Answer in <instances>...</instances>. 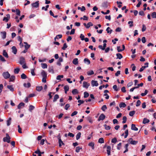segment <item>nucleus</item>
<instances>
[{"label":"nucleus","instance_id":"nucleus-1","mask_svg":"<svg viewBox=\"0 0 156 156\" xmlns=\"http://www.w3.org/2000/svg\"><path fill=\"white\" fill-rule=\"evenodd\" d=\"M10 139L11 138L9 134L8 133H6V137H4L3 139V141L4 142L9 143L10 142Z\"/></svg>","mask_w":156,"mask_h":156},{"label":"nucleus","instance_id":"nucleus-2","mask_svg":"<svg viewBox=\"0 0 156 156\" xmlns=\"http://www.w3.org/2000/svg\"><path fill=\"white\" fill-rule=\"evenodd\" d=\"M2 76L5 79H7L10 77V75L8 72H4L2 74Z\"/></svg>","mask_w":156,"mask_h":156},{"label":"nucleus","instance_id":"nucleus-3","mask_svg":"<svg viewBox=\"0 0 156 156\" xmlns=\"http://www.w3.org/2000/svg\"><path fill=\"white\" fill-rule=\"evenodd\" d=\"M128 142H129L130 144L132 145H136L138 142V141L133 140L132 138H130L128 140Z\"/></svg>","mask_w":156,"mask_h":156},{"label":"nucleus","instance_id":"nucleus-4","mask_svg":"<svg viewBox=\"0 0 156 156\" xmlns=\"http://www.w3.org/2000/svg\"><path fill=\"white\" fill-rule=\"evenodd\" d=\"M90 84L89 83H88L87 82L84 81L83 82V88H86L87 89L88 88V87L90 86Z\"/></svg>","mask_w":156,"mask_h":156},{"label":"nucleus","instance_id":"nucleus-5","mask_svg":"<svg viewBox=\"0 0 156 156\" xmlns=\"http://www.w3.org/2000/svg\"><path fill=\"white\" fill-rule=\"evenodd\" d=\"M25 63V61L24 58L22 57H20L19 62L20 64L22 65L23 64H24Z\"/></svg>","mask_w":156,"mask_h":156},{"label":"nucleus","instance_id":"nucleus-6","mask_svg":"<svg viewBox=\"0 0 156 156\" xmlns=\"http://www.w3.org/2000/svg\"><path fill=\"white\" fill-rule=\"evenodd\" d=\"M32 6L34 8H37L39 6V3L38 1H36L35 2L31 4Z\"/></svg>","mask_w":156,"mask_h":156},{"label":"nucleus","instance_id":"nucleus-7","mask_svg":"<svg viewBox=\"0 0 156 156\" xmlns=\"http://www.w3.org/2000/svg\"><path fill=\"white\" fill-rule=\"evenodd\" d=\"M91 83L92 86L93 87L97 86L98 85V83L97 81H94V80H92L91 81Z\"/></svg>","mask_w":156,"mask_h":156},{"label":"nucleus","instance_id":"nucleus-8","mask_svg":"<svg viewBox=\"0 0 156 156\" xmlns=\"http://www.w3.org/2000/svg\"><path fill=\"white\" fill-rule=\"evenodd\" d=\"M105 115L103 114H101L99 116L98 120L100 121V120H103L105 118Z\"/></svg>","mask_w":156,"mask_h":156},{"label":"nucleus","instance_id":"nucleus-9","mask_svg":"<svg viewBox=\"0 0 156 156\" xmlns=\"http://www.w3.org/2000/svg\"><path fill=\"white\" fill-rule=\"evenodd\" d=\"M6 17H4L3 19V20L5 21L6 22H7L10 18V16L9 14L6 15Z\"/></svg>","mask_w":156,"mask_h":156},{"label":"nucleus","instance_id":"nucleus-10","mask_svg":"<svg viewBox=\"0 0 156 156\" xmlns=\"http://www.w3.org/2000/svg\"><path fill=\"white\" fill-rule=\"evenodd\" d=\"M58 143H59V147H61L62 146V145H65V144L63 143V141L60 138H58Z\"/></svg>","mask_w":156,"mask_h":156},{"label":"nucleus","instance_id":"nucleus-11","mask_svg":"<svg viewBox=\"0 0 156 156\" xmlns=\"http://www.w3.org/2000/svg\"><path fill=\"white\" fill-rule=\"evenodd\" d=\"M12 52L14 54H16L17 53V50L15 46H12Z\"/></svg>","mask_w":156,"mask_h":156},{"label":"nucleus","instance_id":"nucleus-12","mask_svg":"<svg viewBox=\"0 0 156 156\" xmlns=\"http://www.w3.org/2000/svg\"><path fill=\"white\" fill-rule=\"evenodd\" d=\"M1 34L2 38L3 39H5L6 37V32L5 31L1 32Z\"/></svg>","mask_w":156,"mask_h":156},{"label":"nucleus","instance_id":"nucleus-13","mask_svg":"<svg viewBox=\"0 0 156 156\" xmlns=\"http://www.w3.org/2000/svg\"><path fill=\"white\" fill-rule=\"evenodd\" d=\"M7 87L11 91L13 92L14 90V89L12 85H8L7 86Z\"/></svg>","mask_w":156,"mask_h":156},{"label":"nucleus","instance_id":"nucleus-14","mask_svg":"<svg viewBox=\"0 0 156 156\" xmlns=\"http://www.w3.org/2000/svg\"><path fill=\"white\" fill-rule=\"evenodd\" d=\"M131 129L134 131H137L138 130V128L136 127L135 125L134 124H132L131 125Z\"/></svg>","mask_w":156,"mask_h":156},{"label":"nucleus","instance_id":"nucleus-15","mask_svg":"<svg viewBox=\"0 0 156 156\" xmlns=\"http://www.w3.org/2000/svg\"><path fill=\"white\" fill-rule=\"evenodd\" d=\"M73 63L75 65L78 64V59L77 58H74L73 61Z\"/></svg>","mask_w":156,"mask_h":156},{"label":"nucleus","instance_id":"nucleus-16","mask_svg":"<svg viewBox=\"0 0 156 156\" xmlns=\"http://www.w3.org/2000/svg\"><path fill=\"white\" fill-rule=\"evenodd\" d=\"M88 145L90 147H91L92 149H94V143L93 142H91L88 144Z\"/></svg>","mask_w":156,"mask_h":156},{"label":"nucleus","instance_id":"nucleus-17","mask_svg":"<svg viewBox=\"0 0 156 156\" xmlns=\"http://www.w3.org/2000/svg\"><path fill=\"white\" fill-rule=\"evenodd\" d=\"M41 75L43 77H47V74L44 70H42L41 72Z\"/></svg>","mask_w":156,"mask_h":156},{"label":"nucleus","instance_id":"nucleus-18","mask_svg":"<svg viewBox=\"0 0 156 156\" xmlns=\"http://www.w3.org/2000/svg\"><path fill=\"white\" fill-rule=\"evenodd\" d=\"M59 98V96L58 94H55L54 96L53 101L54 102L56 101Z\"/></svg>","mask_w":156,"mask_h":156},{"label":"nucleus","instance_id":"nucleus-19","mask_svg":"<svg viewBox=\"0 0 156 156\" xmlns=\"http://www.w3.org/2000/svg\"><path fill=\"white\" fill-rule=\"evenodd\" d=\"M129 146V144H127L125 145L124 146V148L125 149V150L124 151V153H125L128 151V147Z\"/></svg>","mask_w":156,"mask_h":156},{"label":"nucleus","instance_id":"nucleus-20","mask_svg":"<svg viewBox=\"0 0 156 156\" xmlns=\"http://www.w3.org/2000/svg\"><path fill=\"white\" fill-rule=\"evenodd\" d=\"M43 89V87L41 86H37L36 87V90L38 91H41Z\"/></svg>","mask_w":156,"mask_h":156},{"label":"nucleus","instance_id":"nucleus-21","mask_svg":"<svg viewBox=\"0 0 156 156\" xmlns=\"http://www.w3.org/2000/svg\"><path fill=\"white\" fill-rule=\"evenodd\" d=\"M87 120L90 123L92 124L93 122V120L92 118L90 116H88L87 118Z\"/></svg>","mask_w":156,"mask_h":156},{"label":"nucleus","instance_id":"nucleus-22","mask_svg":"<svg viewBox=\"0 0 156 156\" xmlns=\"http://www.w3.org/2000/svg\"><path fill=\"white\" fill-rule=\"evenodd\" d=\"M3 55L6 58H8L9 56L7 53L6 52L5 50H3Z\"/></svg>","mask_w":156,"mask_h":156},{"label":"nucleus","instance_id":"nucleus-23","mask_svg":"<svg viewBox=\"0 0 156 156\" xmlns=\"http://www.w3.org/2000/svg\"><path fill=\"white\" fill-rule=\"evenodd\" d=\"M126 106V104L123 102L121 103L119 105L120 108H124Z\"/></svg>","mask_w":156,"mask_h":156},{"label":"nucleus","instance_id":"nucleus-24","mask_svg":"<svg viewBox=\"0 0 156 156\" xmlns=\"http://www.w3.org/2000/svg\"><path fill=\"white\" fill-rule=\"evenodd\" d=\"M149 122V120L146 118H144L143 121V123L144 124L147 123Z\"/></svg>","mask_w":156,"mask_h":156},{"label":"nucleus","instance_id":"nucleus-25","mask_svg":"<svg viewBox=\"0 0 156 156\" xmlns=\"http://www.w3.org/2000/svg\"><path fill=\"white\" fill-rule=\"evenodd\" d=\"M84 62L87 65H89L90 63V61L87 58H85L84 59Z\"/></svg>","mask_w":156,"mask_h":156},{"label":"nucleus","instance_id":"nucleus-26","mask_svg":"<svg viewBox=\"0 0 156 156\" xmlns=\"http://www.w3.org/2000/svg\"><path fill=\"white\" fill-rule=\"evenodd\" d=\"M116 55L117 56V58H119V59H121L123 57L122 55L121 54L119 53H117L116 54Z\"/></svg>","mask_w":156,"mask_h":156},{"label":"nucleus","instance_id":"nucleus-27","mask_svg":"<svg viewBox=\"0 0 156 156\" xmlns=\"http://www.w3.org/2000/svg\"><path fill=\"white\" fill-rule=\"evenodd\" d=\"M11 118H9L8 119L7 121V125L8 126H9L11 123Z\"/></svg>","mask_w":156,"mask_h":156},{"label":"nucleus","instance_id":"nucleus-28","mask_svg":"<svg viewBox=\"0 0 156 156\" xmlns=\"http://www.w3.org/2000/svg\"><path fill=\"white\" fill-rule=\"evenodd\" d=\"M72 93L73 94L75 95L77 94L78 93V91L76 89H74L72 91Z\"/></svg>","mask_w":156,"mask_h":156},{"label":"nucleus","instance_id":"nucleus-29","mask_svg":"<svg viewBox=\"0 0 156 156\" xmlns=\"http://www.w3.org/2000/svg\"><path fill=\"white\" fill-rule=\"evenodd\" d=\"M104 140L103 138H101L99 139L98 141V142L100 144H102L104 143Z\"/></svg>","mask_w":156,"mask_h":156},{"label":"nucleus","instance_id":"nucleus-30","mask_svg":"<svg viewBox=\"0 0 156 156\" xmlns=\"http://www.w3.org/2000/svg\"><path fill=\"white\" fill-rule=\"evenodd\" d=\"M24 43L25 44V49L27 50V49L30 47V45L28 44L27 42H24Z\"/></svg>","mask_w":156,"mask_h":156},{"label":"nucleus","instance_id":"nucleus-31","mask_svg":"<svg viewBox=\"0 0 156 156\" xmlns=\"http://www.w3.org/2000/svg\"><path fill=\"white\" fill-rule=\"evenodd\" d=\"M63 77V75H59L57 76L56 79L57 80H61V78H62Z\"/></svg>","mask_w":156,"mask_h":156},{"label":"nucleus","instance_id":"nucleus-32","mask_svg":"<svg viewBox=\"0 0 156 156\" xmlns=\"http://www.w3.org/2000/svg\"><path fill=\"white\" fill-rule=\"evenodd\" d=\"M25 104L23 102L20 103L18 106V109H20L22 106H24Z\"/></svg>","mask_w":156,"mask_h":156},{"label":"nucleus","instance_id":"nucleus-33","mask_svg":"<svg viewBox=\"0 0 156 156\" xmlns=\"http://www.w3.org/2000/svg\"><path fill=\"white\" fill-rule=\"evenodd\" d=\"M19 71H20V69L19 68H17L16 69H15L14 70V73L15 74H17L18 73Z\"/></svg>","mask_w":156,"mask_h":156},{"label":"nucleus","instance_id":"nucleus-34","mask_svg":"<svg viewBox=\"0 0 156 156\" xmlns=\"http://www.w3.org/2000/svg\"><path fill=\"white\" fill-rule=\"evenodd\" d=\"M93 26V23L91 22H90L88 23L87 24L86 27V28H89V27L90 26Z\"/></svg>","mask_w":156,"mask_h":156},{"label":"nucleus","instance_id":"nucleus-35","mask_svg":"<svg viewBox=\"0 0 156 156\" xmlns=\"http://www.w3.org/2000/svg\"><path fill=\"white\" fill-rule=\"evenodd\" d=\"M82 149V147H81L79 146H78L77 147H76V151L77 153H78L80 151V150Z\"/></svg>","mask_w":156,"mask_h":156},{"label":"nucleus","instance_id":"nucleus-36","mask_svg":"<svg viewBox=\"0 0 156 156\" xmlns=\"http://www.w3.org/2000/svg\"><path fill=\"white\" fill-rule=\"evenodd\" d=\"M30 83H24L23 86L25 87H29L30 86Z\"/></svg>","mask_w":156,"mask_h":156},{"label":"nucleus","instance_id":"nucleus-37","mask_svg":"<svg viewBox=\"0 0 156 156\" xmlns=\"http://www.w3.org/2000/svg\"><path fill=\"white\" fill-rule=\"evenodd\" d=\"M110 29V28L109 27H108L106 29V30L107 31L108 33H109L110 34H111L112 33V30H109Z\"/></svg>","mask_w":156,"mask_h":156},{"label":"nucleus","instance_id":"nucleus-38","mask_svg":"<svg viewBox=\"0 0 156 156\" xmlns=\"http://www.w3.org/2000/svg\"><path fill=\"white\" fill-rule=\"evenodd\" d=\"M9 78H10V79H9V80H10L9 81L10 82L13 81L14 80L15 78V76H12Z\"/></svg>","mask_w":156,"mask_h":156},{"label":"nucleus","instance_id":"nucleus-39","mask_svg":"<svg viewBox=\"0 0 156 156\" xmlns=\"http://www.w3.org/2000/svg\"><path fill=\"white\" fill-rule=\"evenodd\" d=\"M81 133L80 132H79L76 136V139L78 140L79 139L81 136Z\"/></svg>","mask_w":156,"mask_h":156},{"label":"nucleus","instance_id":"nucleus-40","mask_svg":"<svg viewBox=\"0 0 156 156\" xmlns=\"http://www.w3.org/2000/svg\"><path fill=\"white\" fill-rule=\"evenodd\" d=\"M136 112L134 111H131L129 113V115L131 116H133L135 113Z\"/></svg>","mask_w":156,"mask_h":156},{"label":"nucleus","instance_id":"nucleus-41","mask_svg":"<svg viewBox=\"0 0 156 156\" xmlns=\"http://www.w3.org/2000/svg\"><path fill=\"white\" fill-rule=\"evenodd\" d=\"M41 66L43 69L47 68V65L46 63H42Z\"/></svg>","mask_w":156,"mask_h":156},{"label":"nucleus","instance_id":"nucleus-42","mask_svg":"<svg viewBox=\"0 0 156 156\" xmlns=\"http://www.w3.org/2000/svg\"><path fill=\"white\" fill-rule=\"evenodd\" d=\"M21 78L22 79H24L27 78L26 75L24 73H22L21 75Z\"/></svg>","mask_w":156,"mask_h":156},{"label":"nucleus","instance_id":"nucleus-43","mask_svg":"<svg viewBox=\"0 0 156 156\" xmlns=\"http://www.w3.org/2000/svg\"><path fill=\"white\" fill-rule=\"evenodd\" d=\"M147 67V66H143L139 70V71L140 72H142L143 71L144 69H145Z\"/></svg>","mask_w":156,"mask_h":156},{"label":"nucleus","instance_id":"nucleus-44","mask_svg":"<svg viewBox=\"0 0 156 156\" xmlns=\"http://www.w3.org/2000/svg\"><path fill=\"white\" fill-rule=\"evenodd\" d=\"M34 108V106L32 105H30L29 106V111L30 112H31L32 110H33Z\"/></svg>","mask_w":156,"mask_h":156},{"label":"nucleus","instance_id":"nucleus-45","mask_svg":"<svg viewBox=\"0 0 156 156\" xmlns=\"http://www.w3.org/2000/svg\"><path fill=\"white\" fill-rule=\"evenodd\" d=\"M148 93V91L147 90H145L144 93H142L141 95L142 96H145Z\"/></svg>","mask_w":156,"mask_h":156},{"label":"nucleus","instance_id":"nucleus-46","mask_svg":"<svg viewBox=\"0 0 156 156\" xmlns=\"http://www.w3.org/2000/svg\"><path fill=\"white\" fill-rule=\"evenodd\" d=\"M133 22L132 21H129L128 22V24H129V27H131L133 26Z\"/></svg>","mask_w":156,"mask_h":156},{"label":"nucleus","instance_id":"nucleus-47","mask_svg":"<svg viewBox=\"0 0 156 156\" xmlns=\"http://www.w3.org/2000/svg\"><path fill=\"white\" fill-rule=\"evenodd\" d=\"M94 74V72L93 70H91L87 72V74L88 75L90 76Z\"/></svg>","mask_w":156,"mask_h":156},{"label":"nucleus","instance_id":"nucleus-48","mask_svg":"<svg viewBox=\"0 0 156 156\" xmlns=\"http://www.w3.org/2000/svg\"><path fill=\"white\" fill-rule=\"evenodd\" d=\"M123 121L122 122V123H125L126 122V120H127V118L126 116H123V117L122 118Z\"/></svg>","mask_w":156,"mask_h":156},{"label":"nucleus","instance_id":"nucleus-49","mask_svg":"<svg viewBox=\"0 0 156 156\" xmlns=\"http://www.w3.org/2000/svg\"><path fill=\"white\" fill-rule=\"evenodd\" d=\"M107 107L106 105H103L101 108V110L103 111H105V110L107 109Z\"/></svg>","mask_w":156,"mask_h":156},{"label":"nucleus","instance_id":"nucleus-50","mask_svg":"<svg viewBox=\"0 0 156 156\" xmlns=\"http://www.w3.org/2000/svg\"><path fill=\"white\" fill-rule=\"evenodd\" d=\"M84 98H86L88 97L89 96V94L88 93L86 92H84Z\"/></svg>","mask_w":156,"mask_h":156},{"label":"nucleus","instance_id":"nucleus-51","mask_svg":"<svg viewBox=\"0 0 156 156\" xmlns=\"http://www.w3.org/2000/svg\"><path fill=\"white\" fill-rule=\"evenodd\" d=\"M104 126L105 127V129H106V130H109L111 128V127H110L109 126H107V125H106V124H105L104 125Z\"/></svg>","mask_w":156,"mask_h":156},{"label":"nucleus","instance_id":"nucleus-52","mask_svg":"<svg viewBox=\"0 0 156 156\" xmlns=\"http://www.w3.org/2000/svg\"><path fill=\"white\" fill-rule=\"evenodd\" d=\"M117 141V139L116 138H114L112 139L111 142L112 143H115Z\"/></svg>","mask_w":156,"mask_h":156},{"label":"nucleus","instance_id":"nucleus-53","mask_svg":"<svg viewBox=\"0 0 156 156\" xmlns=\"http://www.w3.org/2000/svg\"><path fill=\"white\" fill-rule=\"evenodd\" d=\"M121 147V143H120L117 145V149L120 150Z\"/></svg>","mask_w":156,"mask_h":156},{"label":"nucleus","instance_id":"nucleus-54","mask_svg":"<svg viewBox=\"0 0 156 156\" xmlns=\"http://www.w3.org/2000/svg\"><path fill=\"white\" fill-rule=\"evenodd\" d=\"M141 104V101L140 100H138L137 101V102H136V106L137 107H138Z\"/></svg>","mask_w":156,"mask_h":156},{"label":"nucleus","instance_id":"nucleus-55","mask_svg":"<svg viewBox=\"0 0 156 156\" xmlns=\"http://www.w3.org/2000/svg\"><path fill=\"white\" fill-rule=\"evenodd\" d=\"M152 17L153 18H156V12H153L152 13L151 15Z\"/></svg>","mask_w":156,"mask_h":156},{"label":"nucleus","instance_id":"nucleus-56","mask_svg":"<svg viewBox=\"0 0 156 156\" xmlns=\"http://www.w3.org/2000/svg\"><path fill=\"white\" fill-rule=\"evenodd\" d=\"M35 153L38 154V155H40L41 154V152L39 150H38L35 152Z\"/></svg>","mask_w":156,"mask_h":156},{"label":"nucleus","instance_id":"nucleus-57","mask_svg":"<svg viewBox=\"0 0 156 156\" xmlns=\"http://www.w3.org/2000/svg\"><path fill=\"white\" fill-rule=\"evenodd\" d=\"M67 47V46L66 44L65 43L63 44V46L62 49L63 50H65L66 49Z\"/></svg>","mask_w":156,"mask_h":156},{"label":"nucleus","instance_id":"nucleus-58","mask_svg":"<svg viewBox=\"0 0 156 156\" xmlns=\"http://www.w3.org/2000/svg\"><path fill=\"white\" fill-rule=\"evenodd\" d=\"M64 89L65 91H68L69 90V87L68 86H65L64 87Z\"/></svg>","mask_w":156,"mask_h":156},{"label":"nucleus","instance_id":"nucleus-59","mask_svg":"<svg viewBox=\"0 0 156 156\" xmlns=\"http://www.w3.org/2000/svg\"><path fill=\"white\" fill-rule=\"evenodd\" d=\"M31 73L32 76H35V74L34 73V69H31Z\"/></svg>","mask_w":156,"mask_h":156},{"label":"nucleus","instance_id":"nucleus-60","mask_svg":"<svg viewBox=\"0 0 156 156\" xmlns=\"http://www.w3.org/2000/svg\"><path fill=\"white\" fill-rule=\"evenodd\" d=\"M80 38L82 41L84 40V36L82 34H81L80 36Z\"/></svg>","mask_w":156,"mask_h":156},{"label":"nucleus","instance_id":"nucleus-61","mask_svg":"<svg viewBox=\"0 0 156 156\" xmlns=\"http://www.w3.org/2000/svg\"><path fill=\"white\" fill-rule=\"evenodd\" d=\"M16 12L17 15L18 16H20V12L19 10L18 9H16Z\"/></svg>","mask_w":156,"mask_h":156},{"label":"nucleus","instance_id":"nucleus-62","mask_svg":"<svg viewBox=\"0 0 156 156\" xmlns=\"http://www.w3.org/2000/svg\"><path fill=\"white\" fill-rule=\"evenodd\" d=\"M0 59L2 61H5V58L3 57H2V55H0Z\"/></svg>","mask_w":156,"mask_h":156},{"label":"nucleus","instance_id":"nucleus-63","mask_svg":"<svg viewBox=\"0 0 156 156\" xmlns=\"http://www.w3.org/2000/svg\"><path fill=\"white\" fill-rule=\"evenodd\" d=\"M77 113V112L76 111H75L73 112L72 113L71 115V116H73L76 115Z\"/></svg>","mask_w":156,"mask_h":156},{"label":"nucleus","instance_id":"nucleus-64","mask_svg":"<svg viewBox=\"0 0 156 156\" xmlns=\"http://www.w3.org/2000/svg\"><path fill=\"white\" fill-rule=\"evenodd\" d=\"M68 136L70 137H73L74 135L73 134L71 133H68Z\"/></svg>","mask_w":156,"mask_h":156}]
</instances>
